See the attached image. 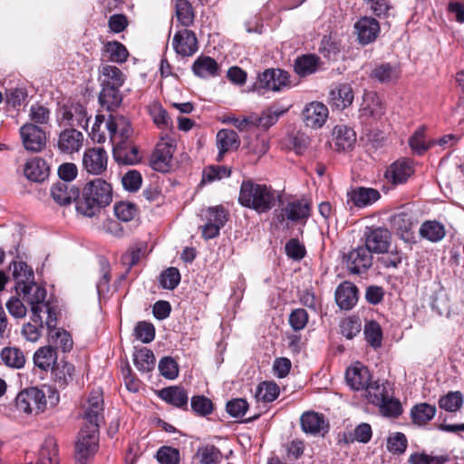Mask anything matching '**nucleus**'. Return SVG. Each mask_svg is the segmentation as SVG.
I'll return each instance as SVG.
<instances>
[{
    "label": "nucleus",
    "instance_id": "obj_3",
    "mask_svg": "<svg viewBox=\"0 0 464 464\" xmlns=\"http://www.w3.org/2000/svg\"><path fill=\"white\" fill-rule=\"evenodd\" d=\"M112 200V188L106 180L97 178L85 184L82 199L76 205V210L82 216L92 218Z\"/></svg>",
    "mask_w": 464,
    "mask_h": 464
},
{
    "label": "nucleus",
    "instance_id": "obj_42",
    "mask_svg": "<svg viewBox=\"0 0 464 464\" xmlns=\"http://www.w3.org/2000/svg\"><path fill=\"white\" fill-rule=\"evenodd\" d=\"M46 317L41 320H34V314L30 317V322L24 324L21 329V335L26 342L36 343L40 340L43 329L45 326Z\"/></svg>",
    "mask_w": 464,
    "mask_h": 464
},
{
    "label": "nucleus",
    "instance_id": "obj_35",
    "mask_svg": "<svg viewBox=\"0 0 464 464\" xmlns=\"http://www.w3.org/2000/svg\"><path fill=\"white\" fill-rule=\"evenodd\" d=\"M24 172L28 179L41 182L48 177L49 167L43 159L34 158L25 163Z\"/></svg>",
    "mask_w": 464,
    "mask_h": 464
},
{
    "label": "nucleus",
    "instance_id": "obj_4",
    "mask_svg": "<svg viewBox=\"0 0 464 464\" xmlns=\"http://www.w3.org/2000/svg\"><path fill=\"white\" fill-rule=\"evenodd\" d=\"M16 292L22 296L24 302L31 307L34 320H41L42 317H50L55 314V309L45 302L46 291L44 288L34 283V280L20 286H15Z\"/></svg>",
    "mask_w": 464,
    "mask_h": 464
},
{
    "label": "nucleus",
    "instance_id": "obj_51",
    "mask_svg": "<svg viewBox=\"0 0 464 464\" xmlns=\"http://www.w3.org/2000/svg\"><path fill=\"white\" fill-rule=\"evenodd\" d=\"M176 15L178 21L185 27H188L193 24L194 13L188 0L176 1Z\"/></svg>",
    "mask_w": 464,
    "mask_h": 464
},
{
    "label": "nucleus",
    "instance_id": "obj_49",
    "mask_svg": "<svg viewBox=\"0 0 464 464\" xmlns=\"http://www.w3.org/2000/svg\"><path fill=\"white\" fill-rule=\"evenodd\" d=\"M103 49L105 53L108 54V60L112 63H124L129 56L127 48L117 41L107 42Z\"/></svg>",
    "mask_w": 464,
    "mask_h": 464
},
{
    "label": "nucleus",
    "instance_id": "obj_64",
    "mask_svg": "<svg viewBox=\"0 0 464 464\" xmlns=\"http://www.w3.org/2000/svg\"><path fill=\"white\" fill-rule=\"evenodd\" d=\"M207 222L223 227L227 221V212L222 206L208 208L206 213Z\"/></svg>",
    "mask_w": 464,
    "mask_h": 464
},
{
    "label": "nucleus",
    "instance_id": "obj_10",
    "mask_svg": "<svg viewBox=\"0 0 464 464\" xmlns=\"http://www.w3.org/2000/svg\"><path fill=\"white\" fill-rule=\"evenodd\" d=\"M83 408V419L86 420V424L83 427L93 429L95 426V428L99 430L100 424L103 420L104 410L103 396L102 391H92Z\"/></svg>",
    "mask_w": 464,
    "mask_h": 464
},
{
    "label": "nucleus",
    "instance_id": "obj_56",
    "mask_svg": "<svg viewBox=\"0 0 464 464\" xmlns=\"http://www.w3.org/2000/svg\"><path fill=\"white\" fill-rule=\"evenodd\" d=\"M408 446V440L402 432H394L387 439V450L393 454H402Z\"/></svg>",
    "mask_w": 464,
    "mask_h": 464
},
{
    "label": "nucleus",
    "instance_id": "obj_28",
    "mask_svg": "<svg viewBox=\"0 0 464 464\" xmlns=\"http://www.w3.org/2000/svg\"><path fill=\"white\" fill-rule=\"evenodd\" d=\"M51 195L56 203L66 206L79 198L80 191L70 183L58 181L52 186Z\"/></svg>",
    "mask_w": 464,
    "mask_h": 464
},
{
    "label": "nucleus",
    "instance_id": "obj_55",
    "mask_svg": "<svg viewBox=\"0 0 464 464\" xmlns=\"http://www.w3.org/2000/svg\"><path fill=\"white\" fill-rule=\"evenodd\" d=\"M463 398L460 392H450L439 401V406L450 412L459 410L462 406Z\"/></svg>",
    "mask_w": 464,
    "mask_h": 464
},
{
    "label": "nucleus",
    "instance_id": "obj_24",
    "mask_svg": "<svg viewBox=\"0 0 464 464\" xmlns=\"http://www.w3.org/2000/svg\"><path fill=\"white\" fill-rule=\"evenodd\" d=\"M328 117L327 107L319 102H313L306 105L303 111V118L305 125L312 129L322 127Z\"/></svg>",
    "mask_w": 464,
    "mask_h": 464
},
{
    "label": "nucleus",
    "instance_id": "obj_50",
    "mask_svg": "<svg viewBox=\"0 0 464 464\" xmlns=\"http://www.w3.org/2000/svg\"><path fill=\"white\" fill-rule=\"evenodd\" d=\"M36 464H58L57 447L53 439H48L44 441L40 450Z\"/></svg>",
    "mask_w": 464,
    "mask_h": 464
},
{
    "label": "nucleus",
    "instance_id": "obj_12",
    "mask_svg": "<svg viewBox=\"0 0 464 464\" xmlns=\"http://www.w3.org/2000/svg\"><path fill=\"white\" fill-rule=\"evenodd\" d=\"M20 136L24 149L32 152L41 151L46 144V134L37 125L25 123L20 128Z\"/></svg>",
    "mask_w": 464,
    "mask_h": 464
},
{
    "label": "nucleus",
    "instance_id": "obj_37",
    "mask_svg": "<svg viewBox=\"0 0 464 464\" xmlns=\"http://www.w3.org/2000/svg\"><path fill=\"white\" fill-rule=\"evenodd\" d=\"M335 147L338 150H351L356 141V134L353 129L345 125H338L334 129Z\"/></svg>",
    "mask_w": 464,
    "mask_h": 464
},
{
    "label": "nucleus",
    "instance_id": "obj_29",
    "mask_svg": "<svg viewBox=\"0 0 464 464\" xmlns=\"http://www.w3.org/2000/svg\"><path fill=\"white\" fill-rule=\"evenodd\" d=\"M239 145L240 140L236 131L227 129L220 130L217 134V146L218 149L217 160L221 161L227 151L237 150Z\"/></svg>",
    "mask_w": 464,
    "mask_h": 464
},
{
    "label": "nucleus",
    "instance_id": "obj_17",
    "mask_svg": "<svg viewBox=\"0 0 464 464\" xmlns=\"http://www.w3.org/2000/svg\"><path fill=\"white\" fill-rule=\"evenodd\" d=\"M385 113V107L381 98L372 92H365L359 110L362 121L379 120Z\"/></svg>",
    "mask_w": 464,
    "mask_h": 464
},
{
    "label": "nucleus",
    "instance_id": "obj_16",
    "mask_svg": "<svg viewBox=\"0 0 464 464\" xmlns=\"http://www.w3.org/2000/svg\"><path fill=\"white\" fill-rule=\"evenodd\" d=\"M108 155L102 148H91L82 157L83 169L92 175H102L107 169Z\"/></svg>",
    "mask_w": 464,
    "mask_h": 464
},
{
    "label": "nucleus",
    "instance_id": "obj_63",
    "mask_svg": "<svg viewBox=\"0 0 464 464\" xmlns=\"http://www.w3.org/2000/svg\"><path fill=\"white\" fill-rule=\"evenodd\" d=\"M50 110L39 103L32 105L29 111L30 120L35 125L47 124L50 121Z\"/></svg>",
    "mask_w": 464,
    "mask_h": 464
},
{
    "label": "nucleus",
    "instance_id": "obj_6",
    "mask_svg": "<svg viewBox=\"0 0 464 464\" xmlns=\"http://www.w3.org/2000/svg\"><path fill=\"white\" fill-rule=\"evenodd\" d=\"M312 213V204L306 199L290 200L276 209L274 220L279 225L285 222L304 225Z\"/></svg>",
    "mask_w": 464,
    "mask_h": 464
},
{
    "label": "nucleus",
    "instance_id": "obj_61",
    "mask_svg": "<svg viewBox=\"0 0 464 464\" xmlns=\"http://www.w3.org/2000/svg\"><path fill=\"white\" fill-rule=\"evenodd\" d=\"M115 216L121 221L128 222L137 214L136 206L130 202H119L114 205Z\"/></svg>",
    "mask_w": 464,
    "mask_h": 464
},
{
    "label": "nucleus",
    "instance_id": "obj_32",
    "mask_svg": "<svg viewBox=\"0 0 464 464\" xmlns=\"http://www.w3.org/2000/svg\"><path fill=\"white\" fill-rule=\"evenodd\" d=\"M301 427L305 433L319 434L328 431V423L323 415L316 412H305L301 416Z\"/></svg>",
    "mask_w": 464,
    "mask_h": 464
},
{
    "label": "nucleus",
    "instance_id": "obj_38",
    "mask_svg": "<svg viewBox=\"0 0 464 464\" xmlns=\"http://www.w3.org/2000/svg\"><path fill=\"white\" fill-rule=\"evenodd\" d=\"M193 72L201 78L214 77L218 74V63L209 56H199L192 65Z\"/></svg>",
    "mask_w": 464,
    "mask_h": 464
},
{
    "label": "nucleus",
    "instance_id": "obj_14",
    "mask_svg": "<svg viewBox=\"0 0 464 464\" xmlns=\"http://www.w3.org/2000/svg\"><path fill=\"white\" fill-rule=\"evenodd\" d=\"M344 258L347 269L354 275L366 272L372 263V253L365 246L351 250Z\"/></svg>",
    "mask_w": 464,
    "mask_h": 464
},
{
    "label": "nucleus",
    "instance_id": "obj_15",
    "mask_svg": "<svg viewBox=\"0 0 464 464\" xmlns=\"http://www.w3.org/2000/svg\"><path fill=\"white\" fill-rule=\"evenodd\" d=\"M83 142L82 132L74 128H66L59 133L56 147L61 153L72 155L82 150Z\"/></svg>",
    "mask_w": 464,
    "mask_h": 464
},
{
    "label": "nucleus",
    "instance_id": "obj_39",
    "mask_svg": "<svg viewBox=\"0 0 464 464\" xmlns=\"http://www.w3.org/2000/svg\"><path fill=\"white\" fill-rule=\"evenodd\" d=\"M400 76V68L388 63L376 65L371 72V77L382 83L393 82L397 81Z\"/></svg>",
    "mask_w": 464,
    "mask_h": 464
},
{
    "label": "nucleus",
    "instance_id": "obj_8",
    "mask_svg": "<svg viewBox=\"0 0 464 464\" xmlns=\"http://www.w3.org/2000/svg\"><path fill=\"white\" fill-rule=\"evenodd\" d=\"M174 150L173 140L169 135L162 134L150 157V166L157 171H169Z\"/></svg>",
    "mask_w": 464,
    "mask_h": 464
},
{
    "label": "nucleus",
    "instance_id": "obj_22",
    "mask_svg": "<svg viewBox=\"0 0 464 464\" xmlns=\"http://www.w3.org/2000/svg\"><path fill=\"white\" fill-rule=\"evenodd\" d=\"M175 52L182 56H191L198 51V40L194 32L188 29L179 31L173 37Z\"/></svg>",
    "mask_w": 464,
    "mask_h": 464
},
{
    "label": "nucleus",
    "instance_id": "obj_41",
    "mask_svg": "<svg viewBox=\"0 0 464 464\" xmlns=\"http://www.w3.org/2000/svg\"><path fill=\"white\" fill-rule=\"evenodd\" d=\"M99 102L102 107L107 111H115L122 102L120 88L102 86L99 95Z\"/></svg>",
    "mask_w": 464,
    "mask_h": 464
},
{
    "label": "nucleus",
    "instance_id": "obj_53",
    "mask_svg": "<svg viewBox=\"0 0 464 464\" xmlns=\"http://www.w3.org/2000/svg\"><path fill=\"white\" fill-rule=\"evenodd\" d=\"M364 335L368 343L373 348H378L382 345V331L377 322L370 321L365 324Z\"/></svg>",
    "mask_w": 464,
    "mask_h": 464
},
{
    "label": "nucleus",
    "instance_id": "obj_40",
    "mask_svg": "<svg viewBox=\"0 0 464 464\" xmlns=\"http://www.w3.org/2000/svg\"><path fill=\"white\" fill-rule=\"evenodd\" d=\"M54 382L60 388H64L70 382L72 381L74 367L72 364L61 360L55 363V366L51 370Z\"/></svg>",
    "mask_w": 464,
    "mask_h": 464
},
{
    "label": "nucleus",
    "instance_id": "obj_44",
    "mask_svg": "<svg viewBox=\"0 0 464 464\" xmlns=\"http://www.w3.org/2000/svg\"><path fill=\"white\" fill-rule=\"evenodd\" d=\"M0 356L2 362L13 369H22L26 362L24 352L17 347L4 348Z\"/></svg>",
    "mask_w": 464,
    "mask_h": 464
},
{
    "label": "nucleus",
    "instance_id": "obj_13",
    "mask_svg": "<svg viewBox=\"0 0 464 464\" xmlns=\"http://www.w3.org/2000/svg\"><path fill=\"white\" fill-rule=\"evenodd\" d=\"M89 120L86 109L80 103L63 105L60 109L58 121L61 126H81L86 129Z\"/></svg>",
    "mask_w": 464,
    "mask_h": 464
},
{
    "label": "nucleus",
    "instance_id": "obj_45",
    "mask_svg": "<svg viewBox=\"0 0 464 464\" xmlns=\"http://www.w3.org/2000/svg\"><path fill=\"white\" fill-rule=\"evenodd\" d=\"M436 407L428 403H420L415 405L411 411L413 423L418 425H425L436 414Z\"/></svg>",
    "mask_w": 464,
    "mask_h": 464
},
{
    "label": "nucleus",
    "instance_id": "obj_52",
    "mask_svg": "<svg viewBox=\"0 0 464 464\" xmlns=\"http://www.w3.org/2000/svg\"><path fill=\"white\" fill-rule=\"evenodd\" d=\"M279 395V387L272 382H264L260 383L256 392V397L258 401L270 402L275 401Z\"/></svg>",
    "mask_w": 464,
    "mask_h": 464
},
{
    "label": "nucleus",
    "instance_id": "obj_54",
    "mask_svg": "<svg viewBox=\"0 0 464 464\" xmlns=\"http://www.w3.org/2000/svg\"><path fill=\"white\" fill-rule=\"evenodd\" d=\"M13 276L16 282L15 286H20V283L24 285L34 280V273L32 269L22 261L13 262Z\"/></svg>",
    "mask_w": 464,
    "mask_h": 464
},
{
    "label": "nucleus",
    "instance_id": "obj_1",
    "mask_svg": "<svg viewBox=\"0 0 464 464\" xmlns=\"http://www.w3.org/2000/svg\"><path fill=\"white\" fill-rule=\"evenodd\" d=\"M281 192L276 191L272 187L247 179L241 183L238 202L241 206L261 214L271 210L276 201L281 200Z\"/></svg>",
    "mask_w": 464,
    "mask_h": 464
},
{
    "label": "nucleus",
    "instance_id": "obj_43",
    "mask_svg": "<svg viewBox=\"0 0 464 464\" xmlns=\"http://www.w3.org/2000/svg\"><path fill=\"white\" fill-rule=\"evenodd\" d=\"M320 58L315 54H304L295 62V72L302 77L314 73L319 66Z\"/></svg>",
    "mask_w": 464,
    "mask_h": 464
},
{
    "label": "nucleus",
    "instance_id": "obj_23",
    "mask_svg": "<svg viewBox=\"0 0 464 464\" xmlns=\"http://www.w3.org/2000/svg\"><path fill=\"white\" fill-rule=\"evenodd\" d=\"M413 171L412 162L408 159H401L390 165L384 176L388 182L398 185L406 182Z\"/></svg>",
    "mask_w": 464,
    "mask_h": 464
},
{
    "label": "nucleus",
    "instance_id": "obj_25",
    "mask_svg": "<svg viewBox=\"0 0 464 464\" xmlns=\"http://www.w3.org/2000/svg\"><path fill=\"white\" fill-rule=\"evenodd\" d=\"M113 159L119 164L133 165L140 161L138 148L129 141L113 143Z\"/></svg>",
    "mask_w": 464,
    "mask_h": 464
},
{
    "label": "nucleus",
    "instance_id": "obj_57",
    "mask_svg": "<svg viewBox=\"0 0 464 464\" xmlns=\"http://www.w3.org/2000/svg\"><path fill=\"white\" fill-rule=\"evenodd\" d=\"M372 427L368 423H361L358 425L353 433L349 436L344 435V441L351 443L353 441H359L362 443H367L372 439Z\"/></svg>",
    "mask_w": 464,
    "mask_h": 464
},
{
    "label": "nucleus",
    "instance_id": "obj_46",
    "mask_svg": "<svg viewBox=\"0 0 464 464\" xmlns=\"http://www.w3.org/2000/svg\"><path fill=\"white\" fill-rule=\"evenodd\" d=\"M133 361L136 368L141 372H149L153 370L155 366V356L153 353L146 347L135 352Z\"/></svg>",
    "mask_w": 464,
    "mask_h": 464
},
{
    "label": "nucleus",
    "instance_id": "obj_48",
    "mask_svg": "<svg viewBox=\"0 0 464 464\" xmlns=\"http://www.w3.org/2000/svg\"><path fill=\"white\" fill-rule=\"evenodd\" d=\"M420 234L429 241L438 242L445 237V228L437 221H426L420 226Z\"/></svg>",
    "mask_w": 464,
    "mask_h": 464
},
{
    "label": "nucleus",
    "instance_id": "obj_27",
    "mask_svg": "<svg viewBox=\"0 0 464 464\" xmlns=\"http://www.w3.org/2000/svg\"><path fill=\"white\" fill-rule=\"evenodd\" d=\"M335 301L343 310L352 309L358 301V289L351 282H343L335 290Z\"/></svg>",
    "mask_w": 464,
    "mask_h": 464
},
{
    "label": "nucleus",
    "instance_id": "obj_59",
    "mask_svg": "<svg viewBox=\"0 0 464 464\" xmlns=\"http://www.w3.org/2000/svg\"><path fill=\"white\" fill-rule=\"evenodd\" d=\"M156 459L160 464H179V451L173 447L162 446L158 450Z\"/></svg>",
    "mask_w": 464,
    "mask_h": 464
},
{
    "label": "nucleus",
    "instance_id": "obj_58",
    "mask_svg": "<svg viewBox=\"0 0 464 464\" xmlns=\"http://www.w3.org/2000/svg\"><path fill=\"white\" fill-rule=\"evenodd\" d=\"M180 282V274L178 268L169 267L160 276V284L162 288L173 290Z\"/></svg>",
    "mask_w": 464,
    "mask_h": 464
},
{
    "label": "nucleus",
    "instance_id": "obj_7",
    "mask_svg": "<svg viewBox=\"0 0 464 464\" xmlns=\"http://www.w3.org/2000/svg\"><path fill=\"white\" fill-rule=\"evenodd\" d=\"M99 430L95 428L82 427L75 444V459L77 463L85 464L87 459L92 457L98 450Z\"/></svg>",
    "mask_w": 464,
    "mask_h": 464
},
{
    "label": "nucleus",
    "instance_id": "obj_26",
    "mask_svg": "<svg viewBox=\"0 0 464 464\" xmlns=\"http://www.w3.org/2000/svg\"><path fill=\"white\" fill-rule=\"evenodd\" d=\"M353 101V91L350 84L342 83L335 86L329 93V104L333 109L344 110Z\"/></svg>",
    "mask_w": 464,
    "mask_h": 464
},
{
    "label": "nucleus",
    "instance_id": "obj_47",
    "mask_svg": "<svg viewBox=\"0 0 464 464\" xmlns=\"http://www.w3.org/2000/svg\"><path fill=\"white\" fill-rule=\"evenodd\" d=\"M195 458L198 459L200 464H219L222 454L216 446L208 444L199 447L197 450Z\"/></svg>",
    "mask_w": 464,
    "mask_h": 464
},
{
    "label": "nucleus",
    "instance_id": "obj_11",
    "mask_svg": "<svg viewBox=\"0 0 464 464\" xmlns=\"http://www.w3.org/2000/svg\"><path fill=\"white\" fill-rule=\"evenodd\" d=\"M392 235L387 228L366 227L364 231L365 246L371 253L382 254L390 248Z\"/></svg>",
    "mask_w": 464,
    "mask_h": 464
},
{
    "label": "nucleus",
    "instance_id": "obj_5",
    "mask_svg": "<svg viewBox=\"0 0 464 464\" xmlns=\"http://www.w3.org/2000/svg\"><path fill=\"white\" fill-rule=\"evenodd\" d=\"M387 384L380 381L372 382L363 391L364 397L368 402L378 406L383 415L397 417L401 413V405L391 396Z\"/></svg>",
    "mask_w": 464,
    "mask_h": 464
},
{
    "label": "nucleus",
    "instance_id": "obj_18",
    "mask_svg": "<svg viewBox=\"0 0 464 464\" xmlns=\"http://www.w3.org/2000/svg\"><path fill=\"white\" fill-rule=\"evenodd\" d=\"M104 128L108 130L112 143L128 141V139L132 134L130 124L123 116L110 115Z\"/></svg>",
    "mask_w": 464,
    "mask_h": 464
},
{
    "label": "nucleus",
    "instance_id": "obj_19",
    "mask_svg": "<svg viewBox=\"0 0 464 464\" xmlns=\"http://www.w3.org/2000/svg\"><path fill=\"white\" fill-rule=\"evenodd\" d=\"M353 28L358 42L362 45L374 42L380 33V24L378 21L368 16L361 17L354 24Z\"/></svg>",
    "mask_w": 464,
    "mask_h": 464
},
{
    "label": "nucleus",
    "instance_id": "obj_21",
    "mask_svg": "<svg viewBox=\"0 0 464 464\" xmlns=\"http://www.w3.org/2000/svg\"><path fill=\"white\" fill-rule=\"evenodd\" d=\"M347 384L354 391H364L372 382V375L367 367L355 362L345 372Z\"/></svg>",
    "mask_w": 464,
    "mask_h": 464
},
{
    "label": "nucleus",
    "instance_id": "obj_34",
    "mask_svg": "<svg viewBox=\"0 0 464 464\" xmlns=\"http://www.w3.org/2000/svg\"><path fill=\"white\" fill-rule=\"evenodd\" d=\"M160 397L175 407L188 409V396L187 392L179 386H170L162 389L159 393Z\"/></svg>",
    "mask_w": 464,
    "mask_h": 464
},
{
    "label": "nucleus",
    "instance_id": "obj_36",
    "mask_svg": "<svg viewBox=\"0 0 464 464\" xmlns=\"http://www.w3.org/2000/svg\"><path fill=\"white\" fill-rule=\"evenodd\" d=\"M102 86L121 88L125 82V75L116 66L104 64L100 69Z\"/></svg>",
    "mask_w": 464,
    "mask_h": 464
},
{
    "label": "nucleus",
    "instance_id": "obj_62",
    "mask_svg": "<svg viewBox=\"0 0 464 464\" xmlns=\"http://www.w3.org/2000/svg\"><path fill=\"white\" fill-rule=\"evenodd\" d=\"M134 335L144 343H149L155 338V328L152 324L139 322L134 329Z\"/></svg>",
    "mask_w": 464,
    "mask_h": 464
},
{
    "label": "nucleus",
    "instance_id": "obj_9",
    "mask_svg": "<svg viewBox=\"0 0 464 464\" xmlns=\"http://www.w3.org/2000/svg\"><path fill=\"white\" fill-rule=\"evenodd\" d=\"M44 323L47 329L49 345L55 350L60 349L63 353L70 352L72 348L73 341L69 332L63 328L57 327V314L50 315Z\"/></svg>",
    "mask_w": 464,
    "mask_h": 464
},
{
    "label": "nucleus",
    "instance_id": "obj_30",
    "mask_svg": "<svg viewBox=\"0 0 464 464\" xmlns=\"http://www.w3.org/2000/svg\"><path fill=\"white\" fill-rule=\"evenodd\" d=\"M347 198L355 207L364 208L376 202L381 195L375 188L360 187L349 191Z\"/></svg>",
    "mask_w": 464,
    "mask_h": 464
},
{
    "label": "nucleus",
    "instance_id": "obj_2",
    "mask_svg": "<svg viewBox=\"0 0 464 464\" xmlns=\"http://www.w3.org/2000/svg\"><path fill=\"white\" fill-rule=\"evenodd\" d=\"M59 400V392L50 386L29 387L16 395L15 408L28 415H38L47 410L48 404L52 407L57 405Z\"/></svg>",
    "mask_w": 464,
    "mask_h": 464
},
{
    "label": "nucleus",
    "instance_id": "obj_31",
    "mask_svg": "<svg viewBox=\"0 0 464 464\" xmlns=\"http://www.w3.org/2000/svg\"><path fill=\"white\" fill-rule=\"evenodd\" d=\"M33 361L35 367L41 371L48 372L58 362L57 352L49 344L42 346L34 352Z\"/></svg>",
    "mask_w": 464,
    "mask_h": 464
},
{
    "label": "nucleus",
    "instance_id": "obj_33",
    "mask_svg": "<svg viewBox=\"0 0 464 464\" xmlns=\"http://www.w3.org/2000/svg\"><path fill=\"white\" fill-rule=\"evenodd\" d=\"M148 111L154 124L160 129L164 134L169 135L171 132L173 124L168 111L160 102H154L148 107Z\"/></svg>",
    "mask_w": 464,
    "mask_h": 464
},
{
    "label": "nucleus",
    "instance_id": "obj_60",
    "mask_svg": "<svg viewBox=\"0 0 464 464\" xmlns=\"http://www.w3.org/2000/svg\"><path fill=\"white\" fill-rule=\"evenodd\" d=\"M190 405L192 411L200 416H207L213 411L212 401L204 395L193 396Z\"/></svg>",
    "mask_w": 464,
    "mask_h": 464
},
{
    "label": "nucleus",
    "instance_id": "obj_20",
    "mask_svg": "<svg viewBox=\"0 0 464 464\" xmlns=\"http://www.w3.org/2000/svg\"><path fill=\"white\" fill-rule=\"evenodd\" d=\"M260 88L279 92L289 84L288 72L281 69H267L258 76Z\"/></svg>",
    "mask_w": 464,
    "mask_h": 464
}]
</instances>
